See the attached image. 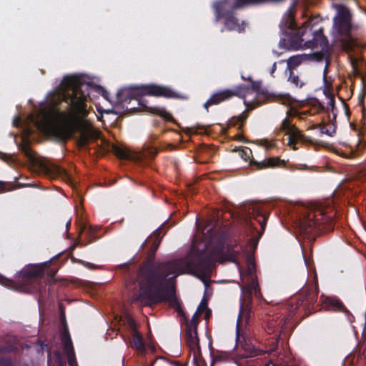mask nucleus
<instances>
[{
  "mask_svg": "<svg viewBox=\"0 0 366 366\" xmlns=\"http://www.w3.org/2000/svg\"><path fill=\"white\" fill-rule=\"evenodd\" d=\"M337 15L334 19L332 35L335 41L341 44L342 48L349 53V58L354 71L358 69L360 58L353 56L351 51L358 46L357 42L350 36L352 29L351 14L349 9L342 6H337Z\"/></svg>",
  "mask_w": 366,
  "mask_h": 366,
  "instance_id": "20e7f679",
  "label": "nucleus"
},
{
  "mask_svg": "<svg viewBox=\"0 0 366 366\" xmlns=\"http://www.w3.org/2000/svg\"><path fill=\"white\" fill-rule=\"evenodd\" d=\"M241 278L244 287L243 291L249 294L257 295L259 293L258 285L257 282V276L255 274V264L254 260L249 257L247 262V272L242 274L240 272Z\"/></svg>",
  "mask_w": 366,
  "mask_h": 366,
  "instance_id": "1a4fd4ad",
  "label": "nucleus"
},
{
  "mask_svg": "<svg viewBox=\"0 0 366 366\" xmlns=\"http://www.w3.org/2000/svg\"><path fill=\"white\" fill-rule=\"evenodd\" d=\"M25 292H31L32 291V289L31 288H26L24 290Z\"/></svg>",
  "mask_w": 366,
  "mask_h": 366,
  "instance_id": "2f4dec72",
  "label": "nucleus"
},
{
  "mask_svg": "<svg viewBox=\"0 0 366 366\" xmlns=\"http://www.w3.org/2000/svg\"><path fill=\"white\" fill-rule=\"evenodd\" d=\"M68 361L69 366H76V362L74 360V355H71V354H69Z\"/></svg>",
  "mask_w": 366,
  "mask_h": 366,
  "instance_id": "cd10ccee",
  "label": "nucleus"
},
{
  "mask_svg": "<svg viewBox=\"0 0 366 366\" xmlns=\"http://www.w3.org/2000/svg\"><path fill=\"white\" fill-rule=\"evenodd\" d=\"M314 217L315 215L312 216V214H310L307 218V222H304L302 227H305L306 228L307 227H310L315 225L316 222L312 219Z\"/></svg>",
  "mask_w": 366,
  "mask_h": 366,
  "instance_id": "393cba45",
  "label": "nucleus"
},
{
  "mask_svg": "<svg viewBox=\"0 0 366 366\" xmlns=\"http://www.w3.org/2000/svg\"><path fill=\"white\" fill-rule=\"evenodd\" d=\"M335 132V129L332 125L323 126L320 127V133L328 136H332Z\"/></svg>",
  "mask_w": 366,
  "mask_h": 366,
  "instance_id": "b1692460",
  "label": "nucleus"
},
{
  "mask_svg": "<svg viewBox=\"0 0 366 366\" xmlns=\"http://www.w3.org/2000/svg\"><path fill=\"white\" fill-rule=\"evenodd\" d=\"M316 22L315 19H310L304 22L301 28L297 29L293 14L291 11H288L280 24V29L284 35L280 40V44L286 49L315 48L325 44L326 38L323 36L321 28L311 33V28Z\"/></svg>",
  "mask_w": 366,
  "mask_h": 366,
  "instance_id": "7ed1b4c3",
  "label": "nucleus"
},
{
  "mask_svg": "<svg viewBox=\"0 0 366 366\" xmlns=\"http://www.w3.org/2000/svg\"><path fill=\"white\" fill-rule=\"evenodd\" d=\"M31 133V130L30 129H25V134L22 137L23 143L21 146V149L25 153V154L32 161H34L35 157L32 154L29 146V142L26 139V136L29 135Z\"/></svg>",
  "mask_w": 366,
  "mask_h": 366,
  "instance_id": "dca6fc26",
  "label": "nucleus"
},
{
  "mask_svg": "<svg viewBox=\"0 0 366 366\" xmlns=\"http://www.w3.org/2000/svg\"><path fill=\"white\" fill-rule=\"evenodd\" d=\"M280 129L288 136L287 144L294 150L297 149L296 147L297 143H310L311 142L309 137L301 134L300 131L291 123L288 118H285L282 121Z\"/></svg>",
  "mask_w": 366,
  "mask_h": 366,
  "instance_id": "6e6552de",
  "label": "nucleus"
},
{
  "mask_svg": "<svg viewBox=\"0 0 366 366\" xmlns=\"http://www.w3.org/2000/svg\"><path fill=\"white\" fill-rule=\"evenodd\" d=\"M19 122H20V119H19V118H18V119H15L14 124L17 126Z\"/></svg>",
  "mask_w": 366,
  "mask_h": 366,
  "instance_id": "7c9ffc66",
  "label": "nucleus"
},
{
  "mask_svg": "<svg viewBox=\"0 0 366 366\" xmlns=\"http://www.w3.org/2000/svg\"><path fill=\"white\" fill-rule=\"evenodd\" d=\"M327 302L332 305L335 308H340L342 306L341 302L337 300L327 298Z\"/></svg>",
  "mask_w": 366,
  "mask_h": 366,
  "instance_id": "a878e982",
  "label": "nucleus"
},
{
  "mask_svg": "<svg viewBox=\"0 0 366 366\" xmlns=\"http://www.w3.org/2000/svg\"><path fill=\"white\" fill-rule=\"evenodd\" d=\"M247 353L244 355V357L256 356L262 352V350H257L252 346L247 345L245 348Z\"/></svg>",
  "mask_w": 366,
  "mask_h": 366,
  "instance_id": "5701e85b",
  "label": "nucleus"
},
{
  "mask_svg": "<svg viewBox=\"0 0 366 366\" xmlns=\"http://www.w3.org/2000/svg\"><path fill=\"white\" fill-rule=\"evenodd\" d=\"M289 79L295 85L297 86L298 84V77L297 76H290Z\"/></svg>",
  "mask_w": 366,
  "mask_h": 366,
  "instance_id": "c85d7f7f",
  "label": "nucleus"
},
{
  "mask_svg": "<svg viewBox=\"0 0 366 366\" xmlns=\"http://www.w3.org/2000/svg\"><path fill=\"white\" fill-rule=\"evenodd\" d=\"M192 355L195 366H207L202 356L201 350L197 351V352H193Z\"/></svg>",
  "mask_w": 366,
  "mask_h": 366,
  "instance_id": "4be33fe9",
  "label": "nucleus"
},
{
  "mask_svg": "<svg viewBox=\"0 0 366 366\" xmlns=\"http://www.w3.org/2000/svg\"><path fill=\"white\" fill-rule=\"evenodd\" d=\"M206 308L204 303L202 302L194 314L191 322L186 326V340L192 353L201 350L199 338L197 337V326L198 318Z\"/></svg>",
  "mask_w": 366,
  "mask_h": 366,
  "instance_id": "0eeeda50",
  "label": "nucleus"
},
{
  "mask_svg": "<svg viewBox=\"0 0 366 366\" xmlns=\"http://www.w3.org/2000/svg\"><path fill=\"white\" fill-rule=\"evenodd\" d=\"M283 164V161L280 160L278 158L272 157L265 159L258 164V168H267V167H273L276 166H280Z\"/></svg>",
  "mask_w": 366,
  "mask_h": 366,
  "instance_id": "f3484780",
  "label": "nucleus"
},
{
  "mask_svg": "<svg viewBox=\"0 0 366 366\" xmlns=\"http://www.w3.org/2000/svg\"><path fill=\"white\" fill-rule=\"evenodd\" d=\"M0 283H1V284L4 283V278L1 276H0Z\"/></svg>",
  "mask_w": 366,
  "mask_h": 366,
  "instance_id": "473e14b6",
  "label": "nucleus"
},
{
  "mask_svg": "<svg viewBox=\"0 0 366 366\" xmlns=\"http://www.w3.org/2000/svg\"><path fill=\"white\" fill-rule=\"evenodd\" d=\"M42 172L51 178L61 177L64 180L69 179L66 172L59 166L50 162H40Z\"/></svg>",
  "mask_w": 366,
  "mask_h": 366,
  "instance_id": "f8f14e48",
  "label": "nucleus"
},
{
  "mask_svg": "<svg viewBox=\"0 0 366 366\" xmlns=\"http://www.w3.org/2000/svg\"><path fill=\"white\" fill-rule=\"evenodd\" d=\"M87 89L88 85L83 84L79 76H65L60 86L47 95L37 114L29 117V121L41 132L57 139H67L78 131L79 144L86 145L99 136V131L85 119L88 113Z\"/></svg>",
  "mask_w": 366,
  "mask_h": 366,
  "instance_id": "f257e3e1",
  "label": "nucleus"
},
{
  "mask_svg": "<svg viewBox=\"0 0 366 366\" xmlns=\"http://www.w3.org/2000/svg\"><path fill=\"white\" fill-rule=\"evenodd\" d=\"M265 366H275V365L274 364H272V363H269V364H267Z\"/></svg>",
  "mask_w": 366,
  "mask_h": 366,
  "instance_id": "72a5a7b5",
  "label": "nucleus"
},
{
  "mask_svg": "<svg viewBox=\"0 0 366 366\" xmlns=\"http://www.w3.org/2000/svg\"><path fill=\"white\" fill-rule=\"evenodd\" d=\"M114 152L117 157L120 159H130L136 162L141 161L144 154H138L132 152L129 149L120 148V147H114Z\"/></svg>",
  "mask_w": 366,
  "mask_h": 366,
  "instance_id": "ddd939ff",
  "label": "nucleus"
},
{
  "mask_svg": "<svg viewBox=\"0 0 366 366\" xmlns=\"http://www.w3.org/2000/svg\"><path fill=\"white\" fill-rule=\"evenodd\" d=\"M251 154L250 149L248 148H245L241 150V156L244 159H247V157L249 158Z\"/></svg>",
  "mask_w": 366,
  "mask_h": 366,
  "instance_id": "bb28decb",
  "label": "nucleus"
},
{
  "mask_svg": "<svg viewBox=\"0 0 366 366\" xmlns=\"http://www.w3.org/2000/svg\"><path fill=\"white\" fill-rule=\"evenodd\" d=\"M104 97L105 99H109L107 94L104 95Z\"/></svg>",
  "mask_w": 366,
  "mask_h": 366,
  "instance_id": "f704fd0d",
  "label": "nucleus"
},
{
  "mask_svg": "<svg viewBox=\"0 0 366 366\" xmlns=\"http://www.w3.org/2000/svg\"><path fill=\"white\" fill-rule=\"evenodd\" d=\"M125 321L132 332V347L137 350L139 352H144L145 347L143 342V339L137 330L134 320L131 317L127 316Z\"/></svg>",
  "mask_w": 366,
  "mask_h": 366,
  "instance_id": "9d476101",
  "label": "nucleus"
},
{
  "mask_svg": "<svg viewBox=\"0 0 366 366\" xmlns=\"http://www.w3.org/2000/svg\"><path fill=\"white\" fill-rule=\"evenodd\" d=\"M4 191V185L2 182H0V192Z\"/></svg>",
  "mask_w": 366,
  "mask_h": 366,
  "instance_id": "c756f323",
  "label": "nucleus"
},
{
  "mask_svg": "<svg viewBox=\"0 0 366 366\" xmlns=\"http://www.w3.org/2000/svg\"><path fill=\"white\" fill-rule=\"evenodd\" d=\"M257 86L256 84L252 82V87L238 86L234 90H225L214 94L204 106L207 107L212 104H219L233 96H238L244 99L245 105L249 106L253 104V101L257 95Z\"/></svg>",
  "mask_w": 366,
  "mask_h": 366,
  "instance_id": "39448f33",
  "label": "nucleus"
},
{
  "mask_svg": "<svg viewBox=\"0 0 366 366\" xmlns=\"http://www.w3.org/2000/svg\"><path fill=\"white\" fill-rule=\"evenodd\" d=\"M248 212L250 215V217L257 221V222L260 225L262 230L264 231L267 221L266 214L262 213L259 207L257 205H252L249 209Z\"/></svg>",
  "mask_w": 366,
  "mask_h": 366,
  "instance_id": "4468645a",
  "label": "nucleus"
},
{
  "mask_svg": "<svg viewBox=\"0 0 366 366\" xmlns=\"http://www.w3.org/2000/svg\"><path fill=\"white\" fill-rule=\"evenodd\" d=\"M132 94V98H136L139 96L152 95L156 97H174L175 93L167 87L157 85H142L131 88L124 89L119 92V94Z\"/></svg>",
  "mask_w": 366,
  "mask_h": 366,
  "instance_id": "423d86ee",
  "label": "nucleus"
},
{
  "mask_svg": "<svg viewBox=\"0 0 366 366\" xmlns=\"http://www.w3.org/2000/svg\"><path fill=\"white\" fill-rule=\"evenodd\" d=\"M302 58L300 56H294L287 60V66L289 69H292L302 63Z\"/></svg>",
  "mask_w": 366,
  "mask_h": 366,
  "instance_id": "412c9836",
  "label": "nucleus"
},
{
  "mask_svg": "<svg viewBox=\"0 0 366 366\" xmlns=\"http://www.w3.org/2000/svg\"><path fill=\"white\" fill-rule=\"evenodd\" d=\"M237 251L234 249L227 248L226 251H224L222 254L218 256H214L212 259L216 261L222 262L224 260H229L234 262L237 264L236 259V254Z\"/></svg>",
  "mask_w": 366,
  "mask_h": 366,
  "instance_id": "2eb2a0df",
  "label": "nucleus"
},
{
  "mask_svg": "<svg viewBox=\"0 0 366 366\" xmlns=\"http://www.w3.org/2000/svg\"><path fill=\"white\" fill-rule=\"evenodd\" d=\"M250 317V310L247 306H242L237 321V341L240 342L241 336H243L247 329Z\"/></svg>",
  "mask_w": 366,
  "mask_h": 366,
  "instance_id": "9b49d317",
  "label": "nucleus"
},
{
  "mask_svg": "<svg viewBox=\"0 0 366 366\" xmlns=\"http://www.w3.org/2000/svg\"><path fill=\"white\" fill-rule=\"evenodd\" d=\"M212 271L211 264H201L195 266L192 254L182 259L161 264L156 266H144L138 277L139 285V298L144 303H155L174 300V290L172 281L177 276L192 273L200 279L205 287Z\"/></svg>",
  "mask_w": 366,
  "mask_h": 366,
  "instance_id": "f03ea898",
  "label": "nucleus"
},
{
  "mask_svg": "<svg viewBox=\"0 0 366 366\" xmlns=\"http://www.w3.org/2000/svg\"><path fill=\"white\" fill-rule=\"evenodd\" d=\"M62 339L64 341V350L67 352V355L69 356V354H71L73 355V348L71 345V341L70 337L68 336V335L65 332L62 335Z\"/></svg>",
  "mask_w": 366,
  "mask_h": 366,
  "instance_id": "6ab92c4d",
  "label": "nucleus"
},
{
  "mask_svg": "<svg viewBox=\"0 0 366 366\" xmlns=\"http://www.w3.org/2000/svg\"><path fill=\"white\" fill-rule=\"evenodd\" d=\"M42 269L38 266H34L31 267L27 272H26V276L31 279L39 277L41 274Z\"/></svg>",
  "mask_w": 366,
  "mask_h": 366,
  "instance_id": "aec40b11",
  "label": "nucleus"
},
{
  "mask_svg": "<svg viewBox=\"0 0 366 366\" xmlns=\"http://www.w3.org/2000/svg\"><path fill=\"white\" fill-rule=\"evenodd\" d=\"M149 111L154 114H157L162 117H163L166 120H171L172 119V115L169 112L166 111L163 108L160 107H149Z\"/></svg>",
  "mask_w": 366,
  "mask_h": 366,
  "instance_id": "a211bd4d",
  "label": "nucleus"
}]
</instances>
